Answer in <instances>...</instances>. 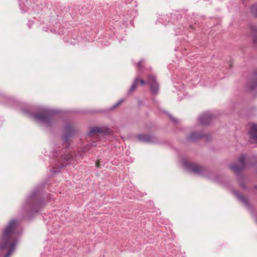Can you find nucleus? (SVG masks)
Here are the masks:
<instances>
[{
  "mask_svg": "<svg viewBox=\"0 0 257 257\" xmlns=\"http://www.w3.org/2000/svg\"><path fill=\"white\" fill-rule=\"evenodd\" d=\"M60 153H63V154H62L61 155V158L58 160V163L59 164L52 169V171L53 173H58L60 172V168L66 165L67 162L72 159L74 156V153L72 152L67 151L64 150L60 152L59 150L56 151L55 154L53 155V157L54 158H58Z\"/></svg>",
  "mask_w": 257,
  "mask_h": 257,
  "instance_id": "obj_3",
  "label": "nucleus"
},
{
  "mask_svg": "<svg viewBox=\"0 0 257 257\" xmlns=\"http://www.w3.org/2000/svg\"><path fill=\"white\" fill-rule=\"evenodd\" d=\"M138 140L141 142L155 144L159 142V139L155 136L140 134L137 136Z\"/></svg>",
  "mask_w": 257,
  "mask_h": 257,
  "instance_id": "obj_8",
  "label": "nucleus"
},
{
  "mask_svg": "<svg viewBox=\"0 0 257 257\" xmlns=\"http://www.w3.org/2000/svg\"><path fill=\"white\" fill-rule=\"evenodd\" d=\"M94 133H102L105 135H108L112 133V130L105 126H95L90 128L88 135L92 136Z\"/></svg>",
  "mask_w": 257,
  "mask_h": 257,
  "instance_id": "obj_9",
  "label": "nucleus"
},
{
  "mask_svg": "<svg viewBox=\"0 0 257 257\" xmlns=\"http://www.w3.org/2000/svg\"><path fill=\"white\" fill-rule=\"evenodd\" d=\"M202 132H193L188 137V139L191 141L197 140L203 137Z\"/></svg>",
  "mask_w": 257,
  "mask_h": 257,
  "instance_id": "obj_16",
  "label": "nucleus"
},
{
  "mask_svg": "<svg viewBox=\"0 0 257 257\" xmlns=\"http://www.w3.org/2000/svg\"><path fill=\"white\" fill-rule=\"evenodd\" d=\"M139 81L142 85H144L146 83V82L143 79H141L140 80H139Z\"/></svg>",
  "mask_w": 257,
  "mask_h": 257,
  "instance_id": "obj_22",
  "label": "nucleus"
},
{
  "mask_svg": "<svg viewBox=\"0 0 257 257\" xmlns=\"http://www.w3.org/2000/svg\"><path fill=\"white\" fill-rule=\"evenodd\" d=\"M169 117L170 118L172 119V120L175 123H176L178 122V121L176 119L174 118V117H172V115H169Z\"/></svg>",
  "mask_w": 257,
  "mask_h": 257,
  "instance_id": "obj_21",
  "label": "nucleus"
},
{
  "mask_svg": "<svg viewBox=\"0 0 257 257\" xmlns=\"http://www.w3.org/2000/svg\"><path fill=\"white\" fill-rule=\"evenodd\" d=\"M249 29L251 32L253 43L257 45V27L254 25H250Z\"/></svg>",
  "mask_w": 257,
  "mask_h": 257,
  "instance_id": "obj_14",
  "label": "nucleus"
},
{
  "mask_svg": "<svg viewBox=\"0 0 257 257\" xmlns=\"http://www.w3.org/2000/svg\"><path fill=\"white\" fill-rule=\"evenodd\" d=\"M123 99H121L118 102H117L116 103H115L113 106H112V108H115L117 106H118L122 102H123Z\"/></svg>",
  "mask_w": 257,
  "mask_h": 257,
  "instance_id": "obj_19",
  "label": "nucleus"
},
{
  "mask_svg": "<svg viewBox=\"0 0 257 257\" xmlns=\"http://www.w3.org/2000/svg\"><path fill=\"white\" fill-rule=\"evenodd\" d=\"M77 129L73 123L71 122L67 123L64 127V134L63 140L65 148H67L69 145V139L75 135L77 133Z\"/></svg>",
  "mask_w": 257,
  "mask_h": 257,
  "instance_id": "obj_5",
  "label": "nucleus"
},
{
  "mask_svg": "<svg viewBox=\"0 0 257 257\" xmlns=\"http://www.w3.org/2000/svg\"><path fill=\"white\" fill-rule=\"evenodd\" d=\"M251 13L255 17H257V4L252 5L250 8Z\"/></svg>",
  "mask_w": 257,
  "mask_h": 257,
  "instance_id": "obj_18",
  "label": "nucleus"
},
{
  "mask_svg": "<svg viewBox=\"0 0 257 257\" xmlns=\"http://www.w3.org/2000/svg\"><path fill=\"white\" fill-rule=\"evenodd\" d=\"M246 157L244 155H241L238 160V165L232 164L230 166V168L232 171L235 173H239L246 166L245 163Z\"/></svg>",
  "mask_w": 257,
  "mask_h": 257,
  "instance_id": "obj_7",
  "label": "nucleus"
},
{
  "mask_svg": "<svg viewBox=\"0 0 257 257\" xmlns=\"http://www.w3.org/2000/svg\"><path fill=\"white\" fill-rule=\"evenodd\" d=\"M214 115L210 112H205L198 117V121L202 125H208L212 120Z\"/></svg>",
  "mask_w": 257,
  "mask_h": 257,
  "instance_id": "obj_10",
  "label": "nucleus"
},
{
  "mask_svg": "<svg viewBox=\"0 0 257 257\" xmlns=\"http://www.w3.org/2000/svg\"><path fill=\"white\" fill-rule=\"evenodd\" d=\"M17 225V221L11 220L5 228L3 234V243L0 246L2 248H7L8 251L5 257H9L14 252L17 240L14 237V228Z\"/></svg>",
  "mask_w": 257,
  "mask_h": 257,
  "instance_id": "obj_1",
  "label": "nucleus"
},
{
  "mask_svg": "<svg viewBox=\"0 0 257 257\" xmlns=\"http://www.w3.org/2000/svg\"><path fill=\"white\" fill-rule=\"evenodd\" d=\"M139 79L138 78H136L135 79L134 83H133L131 88H130V89L128 91V93L129 94H131L136 89L137 85V83L139 82Z\"/></svg>",
  "mask_w": 257,
  "mask_h": 257,
  "instance_id": "obj_17",
  "label": "nucleus"
},
{
  "mask_svg": "<svg viewBox=\"0 0 257 257\" xmlns=\"http://www.w3.org/2000/svg\"><path fill=\"white\" fill-rule=\"evenodd\" d=\"M233 194L236 197L238 200L242 202L246 207L249 206L248 201L245 197L242 196L237 191H234Z\"/></svg>",
  "mask_w": 257,
  "mask_h": 257,
  "instance_id": "obj_15",
  "label": "nucleus"
},
{
  "mask_svg": "<svg viewBox=\"0 0 257 257\" xmlns=\"http://www.w3.org/2000/svg\"><path fill=\"white\" fill-rule=\"evenodd\" d=\"M38 195V192L34 191L27 200V209L31 213H37L40 210L42 203L39 201Z\"/></svg>",
  "mask_w": 257,
  "mask_h": 257,
  "instance_id": "obj_4",
  "label": "nucleus"
},
{
  "mask_svg": "<svg viewBox=\"0 0 257 257\" xmlns=\"http://www.w3.org/2000/svg\"><path fill=\"white\" fill-rule=\"evenodd\" d=\"M144 62V61L143 60H141L139 62L138 64V69H141V66H142V64Z\"/></svg>",
  "mask_w": 257,
  "mask_h": 257,
  "instance_id": "obj_20",
  "label": "nucleus"
},
{
  "mask_svg": "<svg viewBox=\"0 0 257 257\" xmlns=\"http://www.w3.org/2000/svg\"><path fill=\"white\" fill-rule=\"evenodd\" d=\"M147 82L150 84V89L153 93L156 94L159 89V86L156 81V77L153 75H149Z\"/></svg>",
  "mask_w": 257,
  "mask_h": 257,
  "instance_id": "obj_11",
  "label": "nucleus"
},
{
  "mask_svg": "<svg viewBox=\"0 0 257 257\" xmlns=\"http://www.w3.org/2000/svg\"><path fill=\"white\" fill-rule=\"evenodd\" d=\"M56 111L44 108L41 112L32 114L33 118L38 122L47 126H50L55 118Z\"/></svg>",
  "mask_w": 257,
  "mask_h": 257,
  "instance_id": "obj_2",
  "label": "nucleus"
},
{
  "mask_svg": "<svg viewBox=\"0 0 257 257\" xmlns=\"http://www.w3.org/2000/svg\"><path fill=\"white\" fill-rule=\"evenodd\" d=\"M240 186L242 188H245V186L244 185V184L243 183H240Z\"/></svg>",
  "mask_w": 257,
  "mask_h": 257,
  "instance_id": "obj_24",
  "label": "nucleus"
},
{
  "mask_svg": "<svg viewBox=\"0 0 257 257\" xmlns=\"http://www.w3.org/2000/svg\"><path fill=\"white\" fill-rule=\"evenodd\" d=\"M250 142L252 143H257V125H252L249 131Z\"/></svg>",
  "mask_w": 257,
  "mask_h": 257,
  "instance_id": "obj_12",
  "label": "nucleus"
},
{
  "mask_svg": "<svg viewBox=\"0 0 257 257\" xmlns=\"http://www.w3.org/2000/svg\"><path fill=\"white\" fill-rule=\"evenodd\" d=\"M185 166L189 171L199 175H205L208 170L201 166L190 163H185Z\"/></svg>",
  "mask_w": 257,
  "mask_h": 257,
  "instance_id": "obj_6",
  "label": "nucleus"
},
{
  "mask_svg": "<svg viewBox=\"0 0 257 257\" xmlns=\"http://www.w3.org/2000/svg\"><path fill=\"white\" fill-rule=\"evenodd\" d=\"M99 162H97L96 163V166L97 167H99Z\"/></svg>",
  "mask_w": 257,
  "mask_h": 257,
  "instance_id": "obj_23",
  "label": "nucleus"
},
{
  "mask_svg": "<svg viewBox=\"0 0 257 257\" xmlns=\"http://www.w3.org/2000/svg\"><path fill=\"white\" fill-rule=\"evenodd\" d=\"M248 87L253 90L257 87V72H255L253 76L247 82Z\"/></svg>",
  "mask_w": 257,
  "mask_h": 257,
  "instance_id": "obj_13",
  "label": "nucleus"
}]
</instances>
